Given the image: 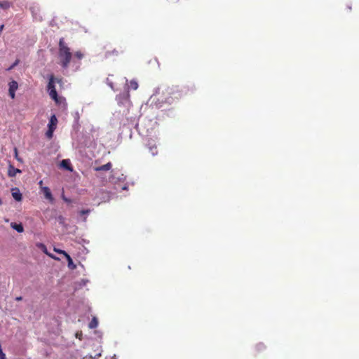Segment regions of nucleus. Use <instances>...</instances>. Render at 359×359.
I'll list each match as a JSON object with an SVG mask.
<instances>
[{"instance_id": "nucleus-1", "label": "nucleus", "mask_w": 359, "mask_h": 359, "mask_svg": "<svg viewBox=\"0 0 359 359\" xmlns=\"http://www.w3.org/2000/svg\"><path fill=\"white\" fill-rule=\"evenodd\" d=\"M58 83L60 86H62L63 81L62 78H56L53 74L49 76L48 83L47 85V91L50 97L55 101L56 104L62 103V97H59L56 91L55 84Z\"/></svg>"}, {"instance_id": "nucleus-2", "label": "nucleus", "mask_w": 359, "mask_h": 359, "mask_svg": "<svg viewBox=\"0 0 359 359\" xmlns=\"http://www.w3.org/2000/svg\"><path fill=\"white\" fill-rule=\"evenodd\" d=\"M58 46V56L60 65L63 68H67L71 62L72 53L70 51V48L65 43L64 38L60 39Z\"/></svg>"}, {"instance_id": "nucleus-3", "label": "nucleus", "mask_w": 359, "mask_h": 359, "mask_svg": "<svg viewBox=\"0 0 359 359\" xmlns=\"http://www.w3.org/2000/svg\"><path fill=\"white\" fill-rule=\"evenodd\" d=\"M9 86V95L12 99L15 97V91L18 88V83L15 81H12L8 83Z\"/></svg>"}, {"instance_id": "nucleus-4", "label": "nucleus", "mask_w": 359, "mask_h": 359, "mask_svg": "<svg viewBox=\"0 0 359 359\" xmlns=\"http://www.w3.org/2000/svg\"><path fill=\"white\" fill-rule=\"evenodd\" d=\"M12 196L13 198L18 201L20 202L22 200V195L20 191V189L18 187H13L11 189Z\"/></svg>"}, {"instance_id": "nucleus-5", "label": "nucleus", "mask_w": 359, "mask_h": 359, "mask_svg": "<svg viewBox=\"0 0 359 359\" xmlns=\"http://www.w3.org/2000/svg\"><path fill=\"white\" fill-rule=\"evenodd\" d=\"M147 147L153 156H155L158 154V149L156 143L153 140H149L147 144Z\"/></svg>"}, {"instance_id": "nucleus-6", "label": "nucleus", "mask_w": 359, "mask_h": 359, "mask_svg": "<svg viewBox=\"0 0 359 359\" xmlns=\"http://www.w3.org/2000/svg\"><path fill=\"white\" fill-rule=\"evenodd\" d=\"M41 190L43 194H44V196L46 199H48L49 201L53 202L54 198L53 197V195L51 194V191L50 189L47 187H41Z\"/></svg>"}, {"instance_id": "nucleus-7", "label": "nucleus", "mask_w": 359, "mask_h": 359, "mask_svg": "<svg viewBox=\"0 0 359 359\" xmlns=\"http://www.w3.org/2000/svg\"><path fill=\"white\" fill-rule=\"evenodd\" d=\"M111 168H112L111 163V162H108L107 163H106V164H104L103 165L94 167L93 169H94V170H95L97 172H100V171H108Z\"/></svg>"}, {"instance_id": "nucleus-8", "label": "nucleus", "mask_w": 359, "mask_h": 359, "mask_svg": "<svg viewBox=\"0 0 359 359\" xmlns=\"http://www.w3.org/2000/svg\"><path fill=\"white\" fill-rule=\"evenodd\" d=\"M57 124V119L55 114L52 115L50 118L48 123V128H52L53 130H55Z\"/></svg>"}, {"instance_id": "nucleus-9", "label": "nucleus", "mask_w": 359, "mask_h": 359, "mask_svg": "<svg viewBox=\"0 0 359 359\" xmlns=\"http://www.w3.org/2000/svg\"><path fill=\"white\" fill-rule=\"evenodd\" d=\"M20 172H21V170L20 169L14 168V166L12 165L11 164L9 165L8 170V175L9 177H15L17 173H20Z\"/></svg>"}, {"instance_id": "nucleus-10", "label": "nucleus", "mask_w": 359, "mask_h": 359, "mask_svg": "<svg viewBox=\"0 0 359 359\" xmlns=\"http://www.w3.org/2000/svg\"><path fill=\"white\" fill-rule=\"evenodd\" d=\"M60 165L62 168H63L67 170H69V171L73 170L72 167L70 164L69 160H68V159L62 160L60 163Z\"/></svg>"}, {"instance_id": "nucleus-11", "label": "nucleus", "mask_w": 359, "mask_h": 359, "mask_svg": "<svg viewBox=\"0 0 359 359\" xmlns=\"http://www.w3.org/2000/svg\"><path fill=\"white\" fill-rule=\"evenodd\" d=\"M11 226L13 229L16 230L19 233H22L24 231V228L21 224L13 222L11 224Z\"/></svg>"}, {"instance_id": "nucleus-12", "label": "nucleus", "mask_w": 359, "mask_h": 359, "mask_svg": "<svg viewBox=\"0 0 359 359\" xmlns=\"http://www.w3.org/2000/svg\"><path fill=\"white\" fill-rule=\"evenodd\" d=\"M65 257L68 262V267L72 270L75 269L76 268V264H74L73 260H72V257L69 256V254L66 255Z\"/></svg>"}, {"instance_id": "nucleus-13", "label": "nucleus", "mask_w": 359, "mask_h": 359, "mask_svg": "<svg viewBox=\"0 0 359 359\" xmlns=\"http://www.w3.org/2000/svg\"><path fill=\"white\" fill-rule=\"evenodd\" d=\"M265 349L266 346L263 343H259L255 347V350L257 352V353H259L264 351Z\"/></svg>"}, {"instance_id": "nucleus-14", "label": "nucleus", "mask_w": 359, "mask_h": 359, "mask_svg": "<svg viewBox=\"0 0 359 359\" xmlns=\"http://www.w3.org/2000/svg\"><path fill=\"white\" fill-rule=\"evenodd\" d=\"M98 325V320L95 317H93L91 321L89 323L88 327L90 329H94Z\"/></svg>"}, {"instance_id": "nucleus-15", "label": "nucleus", "mask_w": 359, "mask_h": 359, "mask_svg": "<svg viewBox=\"0 0 359 359\" xmlns=\"http://www.w3.org/2000/svg\"><path fill=\"white\" fill-rule=\"evenodd\" d=\"M11 4L8 1H0V8L3 9H8L11 7Z\"/></svg>"}, {"instance_id": "nucleus-16", "label": "nucleus", "mask_w": 359, "mask_h": 359, "mask_svg": "<svg viewBox=\"0 0 359 359\" xmlns=\"http://www.w3.org/2000/svg\"><path fill=\"white\" fill-rule=\"evenodd\" d=\"M129 87L132 90H137L138 88V83L136 81L132 80L130 81Z\"/></svg>"}, {"instance_id": "nucleus-17", "label": "nucleus", "mask_w": 359, "mask_h": 359, "mask_svg": "<svg viewBox=\"0 0 359 359\" xmlns=\"http://www.w3.org/2000/svg\"><path fill=\"white\" fill-rule=\"evenodd\" d=\"M55 131V130H53L52 128H48V130H47L46 133V137L48 138V139H50L53 137V132Z\"/></svg>"}, {"instance_id": "nucleus-18", "label": "nucleus", "mask_w": 359, "mask_h": 359, "mask_svg": "<svg viewBox=\"0 0 359 359\" xmlns=\"http://www.w3.org/2000/svg\"><path fill=\"white\" fill-rule=\"evenodd\" d=\"M74 55H75L76 57H77L79 60H81L83 57V54L81 51H76L74 53Z\"/></svg>"}, {"instance_id": "nucleus-19", "label": "nucleus", "mask_w": 359, "mask_h": 359, "mask_svg": "<svg viewBox=\"0 0 359 359\" xmlns=\"http://www.w3.org/2000/svg\"><path fill=\"white\" fill-rule=\"evenodd\" d=\"M54 251L59 254L63 255L65 257H66V255H68L65 250H62L54 248Z\"/></svg>"}, {"instance_id": "nucleus-20", "label": "nucleus", "mask_w": 359, "mask_h": 359, "mask_svg": "<svg viewBox=\"0 0 359 359\" xmlns=\"http://www.w3.org/2000/svg\"><path fill=\"white\" fill-rule=\"evenodd\" d=\"M90 210H88H88H81V211L79 212V214H80L81 215H88V214H89V213H90Z\"/></svg>"}, {"instance_id": "nucleus-21", "label": "nucleus", "mask_w": 359, "mask_h": 359, "mask_svg": "<svg viewBox=\"0 0 359 359\" xmlns=\"http://www.w3.org/2000/svg\"><path fill=\"white\" fill-rule=\"evenodd\" d=\"M46 254H47L49 257H50L51 258L55 259V260H58L59 259L57 257H56L55 256L51 255V254H49L47 252L46 250L44 251Z\"/></svg>"}, {"instance_id": "nucleus-22", "label": "nucleus", "mask_w": 359, "mask_h": 359, "mask_svg": "<svg viewBox=\"0 0 359 359\" xmlns=\"http://www.w3.org/2000/svg\"><path fill=\"white\" fill-rule=\"evenodd\" d=\"M81 337H82V332H77L76 334V338H79V339H81Z\"/></svg>"}, {"instance_id": "nucleus-23", "label": "nucleus", "mask_w": 359, "mask_h": 359, "mask_svg": "<svg viewBox=\"0 0 359 359\" xmlns=\"http://www.w3.org/2000/svg\"><path fill=\"white\" fill-rule=\"evenodd\" d=\"M18 62H19V60H17L13 63V65L10 68H8V69H11L12 68H13L15 66H16V65L18 64Z\"/></svg>"}, {"instance_id": "nucleus-24", "label": "nucleus", "mask_w": 359, "mask_h": 359, "mask_svg": "<svg viewBox=\"0 0 359 359\" xmlns=\"http://www.w3.org/2000/svg\"><path fill=\"white\" fill-rule=\"evenodd\" d=\"M22 299V297L21 296H20V297H17L15 298V300H16V301H18V302H19V301H21Z\"/></svg>"}, {"instance_id": "nucleus-25", "label": "nucleus", "mask_w": 359, "mask_h": 359, "mask_svg": "<svg viewBox=\"0 0 359 359\" xmlns=\"http://www.w3.org/2000/svg\"><path fill=\"white\" fill-rule=\"evenodd\" d=\"M39 185L41 187V188L43 187H42V185H43V180L39 181Z\"/></svg>"}, {"instance_id": "nucleus-26", "label": "nucleus", "mask_w": 359, "mask_h": 359, "mask_svg": "<svg viewBox=\"0 0 359 359\" xmlns=\"http://www.w3.org/2000/svg\"><path fill=\"white\" fill-rule=\"evenodd\" d=\"M63 199H64V201H65L66 202H69V201L67 198H66L65 197H63Z\"/></svg>"}, {"instance_id": "nucleus-27", "label": "nucleus", "mask_w": 359, "mask_h": 359, "mask_svg": "<svg viewBox=\"0 0 359 359\" xmlns=\"http://www.w3.org/2000/svg\"><path fill=\"white\" fill-rule=\"evenodd\" d=\"M114 53H116V55H118V51H116V50H114Z\"/></svg>"}, {"instance_id": "nucleus-28", "label": "nucleus", "mask_w": 359, "mask_h": 359, "mask_svg": "<svg viewBox=\"0 0 359 359\" xmlns=\"http://www.w3.org/2000/svg\"><path fill=\"white\" fill-rule=\"evenodd\" d=\"M15 154L17 155V149H15Z\"/></svg>"}, {"instance_id": "nucleus-29", "label": "nucleus", "mask_w": 359, "mask_h": 359, "mask_svg": "<svg viewBox=\"0 0 359 359\" xmlns=\"http://www.w3.org/2000/svg\"><path fill=\"white\" fill-rule=\"evenodd\" d=\"M178 0H176V1H177Z\"/></svg>"}]
</instances>
